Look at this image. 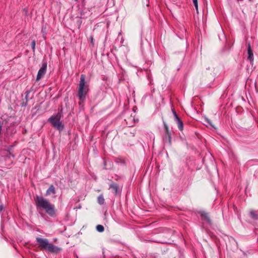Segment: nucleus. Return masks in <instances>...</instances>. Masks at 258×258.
<instances>
[{
	"mask_svg": "<svg viewBox=\"0 0 258 258\" xmlns=\"http://www.w3.org/2000/svg\"><path fill=\"white\" fill-rule=\"evenodd\" d=\"M35 201L37 208L44 210L51 217H54L55 215L54 205L51 204L47 199L42 197L36 196Z\"/></svg>",
	"mask_w": 258,
	"mask_h": 258,
	"instance_id": "f257e3e1",
	"label": "nucleus"
},
{
	"mask_svg": "<svg viewBox=\"0 0 258 258\" xmlns=\"http://www.w3.org/2000/svg\"><path fill=\"white\" fill-rule=\"evenodd\" d=\"M62 109L55 115L51 116L48 119V122L55 128L61 131L64 128V125L60 121Z\"/></svg>",
	"mask_w": 258,
	"mask_h": 258,
	"instance_id": "f03ea898",
	"label": "nucleus"
},
{
	"mask_svg": "<svg viewBox=\"0 0 258 258\" xmlns=\"http://www.w3.org/2000/svg\"><path fill=\"white\" fill-rule=\"evenodd\" d=\"M88 90L87 85H85V76L81 75L80 81L79 85V91L77 97L81 101H84L86 99V95Z\"/></svg>",
	"mask_w": 258,
	"mask_h": 258,
	"instance_id": "7ed1b4c3",
	"label": "nucleus"
},
{
	"mask_svg": "<svg viewBox=\"0 0 258 258\" xmlns=\"http://www.w3.org/2000/svg\"><path fill=\"white\" fill-rule=\"evenodd\" d=\"M36 241H37V244L40 249L45 251L50 243L49 242L48 240L46 238L36 237Z\"/></svg>",
	"mask_w": 258,
	"mask_h": 258,
	"instance_id": "20e7f679",
	"label": "nucleus"
},
{
	"mask_svg": "<svg viewBox=\"0 0 258 258\" xmlns=\"http://www.w3.org/2000/svg\"><path fill=\"white\" fill-rule=\"evenodd\" d=\"M47 63L46 61H43L41 67L38 71L37 75L36 81H38L40 80L45 74L46 72Z\"/></svg>",
	"mask_w": 258,
	"mask_h": 258,
	"instance_id": "39448f33",
	"label": "nucleus"
},
{
	"mask_svg": "<svg viewBox=\"0 0 258 258\" xmlns=\"http://www.w3.org/2000/svg\"><path fill=\"white\" fill-rule=\"evenodd\" d=\"M61 251V248L60 247L54 245L52 243H50L49 244V246L47 247V249L46 250V251H47L48 252L54 253V254L58 253L60 252Z\"/></svg>",
	"mask_w": 258,
	"mask_h": 258,
	"instance_id": "423d86ee",
	"label": "nucleus"
},
{
	"mask_svg": "<svg viewBox=\"0 0 258 258\" xmlns=\"http://www.w3.org/2000/svg\"><path fill=\"white\" fill-rule=\"evenodd\" d=\"M173 114L175 117V119L178 125V128L179 129V130L182 131L183 128V125L182 121L178 117L175 111L173 112Z\"/></svg>",
	"mask_w": 258,
	"mask_h": 258,
	"instance_id": "0eeeda50",
	"label": "nucleus"
},
{
	"mask_svg": "<svg viewBox=\"0 0 258 258\" xmlns=\"http://www.w3.org/2000/svg\"><path fill=\"white\" fill-rule=\"evenodd\" d=\"M164 127L166 132L165 140H167V141L170 144L171 143V133L168 130V128L166 124H164Z\"/></svg>",
	"mask_w": 258,
	"mask_h": 258,
	"instance_id": "6e6552de",
	"label": "nucleus"
},
{
	"mask_svg": "<svg viewBox=\"0 0 258 258\" xmlns=\"http://www.w3.org/2000/svg\"><path fill=\"white\" fill-rule=\"evenodd\" d=\"M110 188L112 190L113 192L115 195H117L118 192L119 187L117 183H112L110 184Z\"/></svg>",
	"mask_w": 258,
	"mask_h": 258,
	"instance_id": "1a4fd4ad",
	"label": "nucleus"
},
{
	"mask_svg": "<svg viewBox=\"0 0 258 258\" xmlns=\"http://www.w3.org/2000/svg\"><path fill=\"white\" fill-rule=\"evenodd\" d=\"M56 193V190L53 185H51L49 188L47 189L46 191V195L48 196L51 194H55Z\"/></svg>",
	"mask_w": 258,
	"mask_h": 258,
	"instance_id": "9d476101",
	"label": "nucleus"
},
{
	"mask_svg": "<svg viewBox=\"0 0 258 258\" xmlns=\"http://www.w3.org/2000/svg\"><path fill=\"white\" fill-rule=\"evenodd\" d=\"M248 58L250 60L252 61L253 60V53L250 48V45L249 44L248 45Z\"/></svg>",
	"mask_w": 258,
	"mask_h": 258,
	"instance_id": "9b49d317",
	"label": "nucleus"
},
{
	"mask_svg": "<svg viewBox=\"0 0 258 258\" xmlns=\"http://www.w3.org/2000/svg\"><path fill=\"white\" fill-rule=\"evenodd\" d=\"M201 216L203 220H206L208 222H210V220L208 214L205 212H202L201 213Z\"/></svg>",
	"mask_w": 258,
	"mask_h": 258,
	"instance_id": "f8f14e48",
	"label": "nucleus"
},
{
	"mask_svg": "<svg viewBox=\"0 0 258 258\" xmlns=\"http://www.w3.org/2000/svg\"><path fill=\"white\" fill-rule=\"evenodd\" d=\"M97 202L100 205H103L104 203V199L102 195H100L98 197Z\"/></svg>",
	"mask_w": 258,
	"mask_h": 258,
	"instance_id": "ddd939ff",
	"label": "nucleus"
},
{
	"mask_svg": "<svg viewBox=\"0 0 258 258\" xmlns=\"http://www.w3.org/2000/svg\"><path fill=\"white\" fill-rule=\"evenodd\" d=\"M96 230L99 232H102L104 230V228L102 225H98L96 226Z\"/></svg>",
	"mask_w": 258,
	"mask_h": 258,
	"instance_id": "4468645a",
	"label": "nucleus"
},
{
	"mask_svg": "<svg viewBox=\"0 0 258 258\" xmlns=\"http://www.w3.org/2000/svg\"><path fill=\"white\" fill-rule=\"evenodd\" d=\"M35 45L36 41L35 40H33L31 42V47L33 52H34L35 51Z\"/></svg>",
	"mask_w": 258,
	"mask_h": 258,
	"instance_id": "2eb2a0df",
	"label": "nucleus"
},
{
	"mask_svg": "<svg viewBox=\"0 0 258 258\" xmlns=\"http://www.w3.org/2000/svg\"><path fill=\"white\" fill-rule=\"evenodd\" d=\"M250 214L252 218H257V215L256 214V212L254 211H251L250 212Z\"/></svg>",
	"mask_w": 258,
	"mask_h": 258,
	"instance_id": "dca6fc26",
	"label": "nucleus"
},
{
	"mask_svg": "<svg viewBox=\"0 0 258 258\" xmlns=\"http://www.w3.org/2000/svg\"><path fill=\"white\" fill-rule=\"evenodd\" d=\"M193 3L195 7V8L197 10V12H198V0H192Z\"/></svg>",
	"mask_w": 258,
	"mask_h": 258,
	"instance_id": "f3484780",
	"label": "nucleus"
},
{
	"mask_svg": "<svg viewBox=\"0 0 258 258\" xmlns=\"http://www.w3.org/2000/svg\"><path fill=\"white\" fill-rule=\"evenodd\" d=\"M124 121H126V124L128 125V126H133L135 123V121L130 122V121L128 120L129 122L128 123L126 119H124Z\"/></svg>",
	"mask_w": 258,
	"mask_h": 258,
	"instance_id": "a211bd4d",
	"label": "nucleus"
},
{
	"mask_svg": "<svg viewBox=\"0 0 258 258\" xmlns=\"http://www.w3.org/2000/svg\"><path fill=\"white\" fill-rule=\"evenodd\" d=\"M4 209V206L3 205L1 204L0 205V213L2 211V210Z\"/></svg>",
	"mask_w": 258,
	"mask_h": 258,
	"instance_id": "6ab92c4d",
	"label": "nucleus"
},
{
	"mask_svg": "<svg viewBox=\"0 0 258 258\" xmlns=\"http://www.w3.org/2000/svg\"><path fill=\"white\" fill-rule=\"evenodd\" d=\"M152 241H154V242H160V241L158 240L153 239Z\"/></svg>",
	"mask_w": 258,
	"mask_h": 258,
	"instance_id": "aec40b11",
	"label": "nucleus"
},
{
	"mask_svg": "<svg viewBox=\"0 0 258 258\" xmlns=\"http://www.w3.org/2000/svg\"><path fill=\"white\" fill-rule=\"evenodd\" d=\"M166 230H167L166 229H164L163 230H162V232H164V233L165 234V231H166ZM164 236H165V234L164 235Z\"/></svg>",
	"mask_w": 258,
	"mask_h": 258,
	"instance_id": "412c9836",
	"label": "nucleus"
},
{
	"mask_svg": "<svg viewBox=\"0 0 258 258\" xmlns=\"http://www.w3.org/2000/svg\"><path fill=\"white\" fill-rule=\"evenodd\" d=\"M91 42H92V43H93V37H91Z\"/></svg>",
	"mask_w": 258,
	"mask_h": 258,
	"instance_id": "4be33fe9",
	"label": "nucleus"
},
{
	"mask_svg": "<svg viewBox=\"0 0 258 258\" xmlns=\"http://www.w3.org/2000/svg\"><path fill=\"white\" fill-rule=\"evenodd\" d=\"M170 233H171V234H172V231H170Z\"/></svg>",
	"mask_w": 258,
	"mask_h": 258,
	"instance_id": "5701e85b",
	"label": "nucleus"
}]
</instances>
